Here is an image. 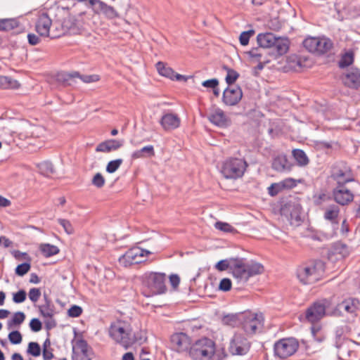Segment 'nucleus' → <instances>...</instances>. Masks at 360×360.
<instances>
[{
  "mask_svg": "<svg viewBox=\"0 0 360 360\" xmlns=\"http://www.w3.org/2000/svg\"><path fill=\"white\" fill-rule=\"evenodd\" d=\"M188 354L193 360H224L226 357L224 349H217L215 342L206 337L196 340L190 347Z\"/></svg>",
  "mask_w": 360,
  "mask_h": 360,
  "instance_id": "nucleus-1",
  "label": "nucleus"
},
{
  "mask_svg": "<svg viewBox=\"0 0 360 360\" xmlns=\"http://www.w3.org/2000/svg\"><path fill=\"white\" fill-rule=\"evenodd\" d=\"M258 45L266 50H268V56L276 59L286 53L289 49V41L287 38L276 37L271 32L260 33L257 37Z\"/></svg>",
  "mask_w": 360,
  "mask_h": 360,
  "instance_id": "nucleus-2",
  "label": "nucleus"
},
{
  "mask_svg": "<svg viewBox=\"0 0 360 360\" xmlns=\"http://www.w3.org/2000/svg\"><path fill=\"white\" fill-rule=\"evenodd\" d=\"M335 308L333 297L318 300L306 309L305 319L311 323H317L325 316L335 314Z\"/></svg>",
  "mask_w": 360,
  "mask_h": 360,
  "instance_id": "nucleus-3",
  "label": "nucleus"
},
{
  "mask_svg": "<svg viewBox=\"0 0 360 360\" xmlns=\"http://www.w3.org/2000/svg\"><path fill=\"white\" fill-rule=\"evenodd\" d=\"M109 335L125 349H128L136 341L132 335L131 324L128 321L120 319L111 323Z\"/></svg>",
  "mask_w": 360,
  "mask_h": 360,
  "instance_id": "nucleus-4",
  "label": "nucleus"
},
{
  "mask_svg": "<svg viewBox=\"0 0 360 360\" xmlns=\"http://www.w3.org/2000/svg\"><path fill=\"white\" fill-rule=\"evenodd\" d=\"M325 271V263L311 260L297 269V277L303 284H312L319 281Z\"/></svg>",
  "mask_w": 360,
  "mask_h": 360,
  "instance_id": "nucleus-5",
  "label": "nucleus"
},
{
  "mask_svg": "<svg viewBox=\"0 0 360 360\" xmlns=\"http://www.w3.org/2000/svg\"><path fill=\"white\" fill-rule=\"evenodd\" d=\"M167 276L160 272H146L142 276L144 287L149 290V294L145 295L150 297L153 295L163 294L167 291Z\"/></svg>",
  "mask_w": 360,
  "mask_h": 360,
  "instance_id": "nucleus-6",
  "label": "nucleus"
},
{
  "mask_svg": "<svg viewBox=\"0 0 360 360\" xmlns=\"http://www.w3.org/2000/svg\"><path fill=\"white\" fill-rule=\"evenodd\" d=\"M248 166L243 159L229 158L223 163L221 172L226 179H237L244 175Z\"/></svg>",
  "mask_w": 360,
  "mask_h": 360,
  "instance_id": "nucleus-7",
  "label": "nucleus"
},
{
  "mask_svg": "<svg viewBox=\"0 0 360 360\" xmlns=\"http://www.w3.org/2000/svg\"><path fill=\"white\" fill-rule=\"evenodd\" d=\"M238 321L248 335H253L263 326L264 317L262 314L247 311L238 314Z\"/></svg>",
  "mask_w": 360,
  "mask_h": 360,
  "instance_id": "nucleus-8",
  "label": "nucleus"
},
{
  "mask_svg": "<svg viewBox=\"0 0 360 360\" xmlns=\"http://www.w3.org/2000/svg\"><path fill=\"white\" fill-rule=\"evenodd\" d=\"M304 47L317 55L328 53L333 48V42L328 37H307L303 41Z\"/></svg>",
  "mask_w": 360,
  "mask_h": 360,
  "instance_id": "nucleus-9",
  "label": "nucleus"
},
{
  "mask_svg": "<svg viewBox=\"0 0 360 360\" xmlns=\"http://www.w3.org/2000/svg\"><path fill=\"white\" fill-rule=\"evenodd\" d=\"M75 2L84 3L86 6L91 7L96 15H103L106 18L112 20L119 17L117 11L111 6L101 0H72ZM75 3L73 4V6Z\"/></svg>",
  "mask_w": 360,
  "mask_h": 360,
  "instance_id": "nucleus-10",
  "label": "nucleus"
},
{
  "mask_svg": "<svg viewBox=\"0 0 360 360\" xmlns=\"http://www.w3.org/2000/svg\"><path fill=\"white\" fill-rule=\"evenodd\" d=\"M331 178L337 182V186H345L354 180L351 168L345 162H336L333 166Z\"/></svg>",
  "mask_w": 360,
  "mask_h": 360,
  "instance_id": "nucleus-11",
  "label": "nucleus"
},
{
  "mask_svg": "<svg viewBox=\"0 0 360 360\" xmlns=\"http://www.w3.org/2000/svg\"><path fill=\"white\" fill-rule=\"evenodd\" d=\"M299 343L295 338H283L274 345V353L281 359L292 355L298 349Z\"/></svg>",
  "mask_w": 360,
  "mask_h": 360,
  "instance_id": "nucleus-12",
  "label": "nucleus"
},
{
  "mask_svg": "<svg viewBox=\"0 0 360 360\" xmlns=\"http://www.w3.org/2000/svg\"><path fill=\"white\" fill-rule=\"evenodd\" d=\"M150 252L140 248H133L127 250L119 258L121 265L127 267L133 264H137L144 262V257Z\"/></svg>",
  "mask_w": 360,
  "mask_h": 360,
  "instance_id": "nucleus-13",
  "label": "nucleus"
},
{
  "mask_svg": "<svg viewBox=\"0 0 360 360\" xmlns=\"http://www.w3.org/2000/svg\"><path fill=\"white\" fill-rule=\"evenodd\" d=\"M250 348V342L240 333H235L231 339L229 351L232 355H245Z\"/></svg>",
  "mask_w": 360,
  "mask_h": 360,
  "instance_id": "nucleus-14",
  "label": "nucleus"
},
{
  "mask_svg": "<svg viewBox=\"0 0 360 360\" xmlns=\"http://www.w3.org/2000/svg\"><path fill=\"white\" fill-rule=\"evenodd\" d=\"M301 210L299 204L288 202L281 208V214L286 217L290 225L297 226L302 221Z\"/></svg>",
  "mask_w": 360,
  "mask_h": 360,
  "instance_id": "nucleus-15",
  "label": "nucleus"
},
{
  "mask_svg": "<svg viewBox=\"0 0 360 360\" xmlns=\"http://www.w3.org/2000/svg\"><path fill=\"white\" fill-rule=\"evenodd\" d=\"M51 25V19L47 13H43L38 16L35 23V30L40 36L49 37Z\"/></svg>",
  "mask_w": 360,
  "mask_h": 360,
  "instance_id": "nucleus-16",
  "label": "nucleus"
},
{
  "mask_svg": "<svg viewBox=\"0 0 360 360\" xmlns=\"http://www.w3.org/2000/svg\"><path fill=\"white\" fill-rule=\"evenodd\" d=\"M343 84L351 89L360 87V70L356 68H351L342 76Z\"/></svg>",
  "mask_w": 360,
  "mask_h": 360,
  "instance_id": "nucleus-17",
  "label": "nucleus"
},
{
  "mask_svg": "<svg viewBox=\"0 0 360 360\" xmlns=\"http://www.w3.org/2000/svg\"><path fill=\"white\" fill-rule=\"evenodd\" d=\"M243 97L242 89L239 86L226 88L223 93V102L227 105H235Z\"/></svg>",
  "mask_w": 360,
  "mask_h": 360,
  "instance_id": "nucleus-18",
  "label": "nucleus"
},
{
  "mask_svg": "<svg viewBox=\"0 0 360 360\" xmlns=\"http://www.w3.org/2000/svg\"><path fill=\"white\" fill-rule=\"evenodd\" d=\"M334 200L341 205H347L354 198L353 193L345 186H337L333 191Z\"/></svg>",
  "mask_w": 360,
  "mask_h": 360,
  "instance_id": "nucleus-19",
  "label": "nucleus"
},
{
  "mask_svg": "<svg viewBox=\"0 0 360 360\" xmlns=\"http://www.w3.org/2000/svg\"><path fill=\"white\" fill-rule=\"evenodd\" d=\"M246 267L247 264L243 262V259L236 258L231 269L233 276L239 281L246 283L250 278Z\"/></svg>",
  "mask_w": 360,
  "mask_h": 360,
  "instance_id": "nucleus-20",
  "label": "nucleus"
},
{
  "mask_svg": "<svg viewBox=\"0 0 360 360\" xmlns=\"http://www.w3.org/2000/svg\"><path fill=\"white\" fill-rule=\"evenodd\" d=\"M180 118L176 114L167 112L162 115L160 124L165 131H170L178 128L180 125Z\"/></svg>",
  "mask_w": 360,
  "mask_h": 360,
  "instance_id": "nucleus-21",
  "label": "nucleus"
},
{
  "mask_svg": "<svg viewBox=\"0 0 360 360\" xmlns=\"http://www.w3.org/2000/svg\"><path fill=\"white\" fill-rule=\"evenodd\" d=\"M209 120L212 123L218 127H227L230 123V120L220 108L215 109L214 111L210 115Z\"/></svg>",
  "mask_w": 360,
  "mask_h": 360,
  "instance_id": "nucleus-22",
  "label": "nucleus"
},
{
  "mask_svg": "<svg viewBox=\"0 0 360 360\" xmlns=\"http://www.w3.org/2000/svg\"><path fill=\"white\" fill-rule=\"evenodd\" d=\"M122 140L110 139L99 143L96 148V152L110 153L117 150L123 146Z\"/></svg>",
  "mask_w": 360,
  "mask_h": 360,
  "instance_id": "nucleus-23",
  "label": "nucleus"
},
{
  "mask_svg": "<svg viewBox=\"0 0 360 360\" xmlns=\"http://www.w3.org/2000/svg\"><path fill=\"white\" fill-rule=\"evenodd\" d=\"M271 167L278 172H283L290 171L291 169V165L289 163L286 155H279L273 159Z\"/></svg>",
  "mask_w": 360,
  "mask_h": 360,
  "instance_id": "nucleus-24",
  "label": "nucleus"
},
{
  "mask_svg": "<svg viewBox=\"0 0 360 360\" xmlns=\"http://www.w3.org/2000/svg\"><path fill=\"white\" fill-rule=\"evenodd\" d=\"M75 348L80 352L79 360H91L93 356L92 349L89 346L86 340L83 339L77 340Z\"/></svg>",
  "mask_w": 360,
  "mask_h": 360,
  "instance_id": "nucleus-25",
  "label": "nucleus"
},
{
  "mask_svg": "<svg viewBox=\"0 0 360 360\" xmlns=\"http://www.w3.org/2000/svg\"><path fill=\"white\" fill-rule=\"evenodd\" d=\"M44 304L39 306L40 314L45 318L52 319L55 314V306L46 294H44Z\"/></svg>",
  "mask_w": 360,
  "mask_h": 360,
  "instance_id": "nucleus-26",
  "label": "nucleus"
},
{
  "mask_svg": "<svg viewBox=\"0 0 360 360\" xmlns=\"http://www.w3.org/2000/svg\"><path fill=\"white\" fill-rule=\"evenodd\" d=\"M340 213V208L336 205H330L327 207L324 212V219L329 221L333 225V229L338 228V217Z\"/></svg>",
  "mask_w": 360,
  "mask_h": 360,
  "instance_id": "nucleus-27",
  "label": "nucleus"
},
{
  "mask_svg": "<svg viewBox=\"0 0 360 360\" xmlns=\"http://www.w3.org/2000/svg\"><path fill=\"white\" fill-rule=\"evenodd\" d=\"M359 301L356 299H347L341 303L336 304L335 302V311L336 310H344L347 313L354 314L358 309Z\"/></svg>",
  "mask_w": 360,
  "mask_h": 360,
  "instance_id": "nucleus-28",
  "label": "nucleus"
},
{
  "mask_svg": "<svg viewBox=\"0 0 360 360\" xmlns=\"http://www.w3.org/2000/svg\"><path fill=\"white\" fill-rule=\"evenodd\" d=\"M20 84L18 81L8 76L0 75V89H18Z\"/></svg>",
  "mask_w": 360,
  "mask_h": 360,
  "instance_id": "nucleus-29",
  "label": "nucleus"
},
{
  "mask_svg": "<svg viewBox=\"0 0 360 360\" xmlns=\"http://www.w3.org/2000/svg\"><path fill=\"white\" fill-rule=\"evenodd\" d=\"M155 155L154 148L153 146H146L143 147L141 149L134 151L131 154V158L133 160L143 158L146 157H153Z\"/></svg>",
  "mask_w": 360,
  "mask_h": 360,
  "instance_id": "nucleus-30",
  "label": "nucleus"
},
{
  "mask_svg": "<svg viewBox=\"0 0 360 360\" xmlns=\"http://www.w3.org/2000/svg\"><path fill=\"white\" fill-rule=\"evenodd\" d=\"M354 60V53L352 50H348L341 54V58L338 62V66L340 68H345L352 65Z\"/></svg>",
  "mask_w": 360,
  "mask_h": 360,
  "instance_id": "nucleus-31",
  "label": "nucleus"
},
{
  "mask_svg": "<svg viewBox=\"0 0 360 360\" xmlns=\"http://www.w3.org/2000/svg\"><path fill=\"white\" fill-rule=\"evenodd\" d=\"M155 66L160 75L174 80V71L172 68L161 61L158 62Z\"/></svg>",
  "mask_w": 360,
  "mask_h": 360,
  "instance_id": "nucleus-32",
  "label": "nucleus"
},
{
  "mask_svg": "<svg viewBox=\"0 0 360 360\" xmlns=\"http://www.w3.org/2000/svg\"><path fill=\"white\" fill-rule=\"evenodd\" d=\"M39 250L43 255L46 257H50L51 256L56 255L60 251L57 246L49 243L41 244Z\"/></svg>",
  "mask_w": 360,
  "mask_h": 360,
  "instance_id": "nucleus-33",
  "label": "nucleus"
},
{
  "mask_svg": "<svg viewBox=\"0 0 360 360\" xmlns=\"http://www.w3.org/2000/svg\"><path fill=\"white\" fill-rule=\"evenodd\" d=\"M79 76V72L73 71L70 73H61L58 75V80L63 83L64 86L72 85L73 79Z\"/></svg>",
  "mask_w": 360,
  "mask_h": 360,
  "instance_id": "nucleus-34",
  "label": "nucleus"
},
{
  "mask_svg": "<svg viewBox=\"0 0 360 360\" xmlns=\"http://www.w3.org/2000/svg\"><path fill=\"white\" fill-rule=\"evenodd\" d=\"M247 54L252 58H255L257 61L263 60L262 58L266 57L268 55V50L263 48L259 47L252 48L251 50L247 52Z\"/></svg>",
  "mask_w": 360,
  "mask_h": 360,
  "instance_id": "nucleus-35",
  "label": "nucleus"
},
{
  "mask_svg": "<svg viewBox=\"0 0 360 360\" xmlns=\"http://www.w3.org/2000/svg\"><path fill=\"white\" fill-rule=\"evenodd\" d=\"M19 22L16 19H0V31H9L18 27Z\"/></svg>",
  "mask_w": 360,
  "mask_h": 360,
  "instance_id": "nucleus-36",
  "label": "nucleus"
},
{
  "mask_svg": "<svg viewBox=\"0 0 360 360\" xmlns=\"http://www.w3.org/2000/svg\"><path fill=\"white\" fill-rule=\"evenodd\" d=\"M292 155L300 166H306L309 163L306 153L301 149H294Z\"/></svg>",
  "mask_w": 360,
  "mask_h": 360,
  "instance_id": "nucleus-37",
  "label": "nucleus"
},
{
  "mask_svg": "<svg viewBox=\"0 0 360 360\" xmlns=\"http://www.w3.org/2000/svg\"><path fill=\"white\" fill-rule=\"evenodd\" d=\"M249 278L261 274L264 271V266L257 262L246 263Z\"/></svg>",
  "mask_w": 360,
  "mask_h": 360,
  "instance_id": "nucleus-38",
  "label": "nucleus"
},
{
  "mask_svg": "<svg viewBox=\"0 0 360 360\" xmlns=\"http://www.w3.org/2000/svg\"><path fill=\"white\" fill-rule=\"evenodd\" d=\"M39 172L46 176H50L54 173L53 165L51 162L45 161L38 165Z\"/></svg>",
  "mask_w": 360,
  "mask_h": 360,
  "instance_id": "nucleus-39",
  "label": "nucleus"
},
{
  "mask_svg": "<svg viewBox=\"0 0 360 360\" xmlns=\"http://www.w3.org/2000/svg\"><path fill=\"white\" fill-rule=\"evenodd\" d=\"M62 22H55L51 27V32L49 37L51 39L58 38L65 34L63 27H60Z\"/></svg>",
  "mask_w": 360,
  "mask_h": 360,
  "instance_id": "nucleus-40",
  "label": "nucleus"
},
{
  "mask_svg": "<svg viewBox=\"0 0 360 360\" xmlns=\"http://www.w3.org/2000/svg\"><path fill=\"white\" fill-rule=\"evenodd\" d=\"M235 259L236 258H229L220 260L216 264L215 268L219 271H226L227 269L231 271L232 264L235 262Z\"/></svg>",
  "mask_w": 360,
  "mask_h": 360,
  "instance_id": "nucleus-41",
  "label": "nucleus"
},
{
  "mask_svg": "<svg viewBox=\"0 0 360 360\" xmlns=\"http://www.w3.org/2000/svg\"><path fill=\"white\" fill-rule=\"evenodd\" d=\"M25 319V315L22 311L15 312L13 318L8 321V328H12L13 326L20 325Z\"/></svg>",
  "mask_w": 360,
  "mask_h": 360,
  "instance_id": "nucleus-42",
  "label": "nucleus"
},
{
  "mask_svg": "<svg viewBox=\"0 0 360 360\" xmlns=\"http://www.w3.org/2000/svg\"><path fill=\"white\" fill-rule=\"evenodd\" d=\"M227 71L226 82L229 85L233 84L239 77V74L234 70L224 67Z\"/></svg>",
  "mask_w": 360,
  "mask_h": 360,
  "instance_id": "nucleus-43",
  "label": "nucleus"
},
{
  "mask_svg": "<svg viewBox=\"0 0 360 360\" xmlns=\"http://www.w3.org/2000/svg\"><path fill=\"white\" fill-rule=\"evenodd\" d=\"M27 352L33 356H39L41 354L40 345L35 342H30L28 344Z\"/></svg>",
  "mask_w": 360,
  "mask_h": 360,
  "instance_id": "nucleus-44",
  "label": "nucleus"
},
{
  "mask_svg": "<svg viewBox=\"0 0 360 360\" xmlns=\"http://www.w3.org/2000/svg\"><path fill=\"white\" fill-rule=\"evenodd\" d=\"M75 26L76 20L71 16L65 18L60 25V27H63L65 33H67L72 28H74Z\"/></svg>",
  "mask_w": 360,
  "mask_h": 360,
  "instance_id": "nucleus-45",
  "label": "nucleus"
},
{
  "mask_svg": "<svg viewBox=\"0 0 360 360\" xmlns=\"http://www.w3.org/2000/svg\"><path fill=\"white\" fill-rule=\"evenodd\" d=\"M122 159H117L110 161L106 166V172L108 173H114L122 164Z\"/></svg>",
  "mask_w": 360,
  "mask_h": 360,
  "instance_id": "nucleus-46",
  "label": "nucleus"
},
{
  "mask_svg": "<svg viewBox=\"0 0 360 360\" xmlns=\"http://www.w3.org/2000/svg\"><path fill=\"white\" fill-rule=\"evenodd\" d=\"M57 221L63 226L66 233L68 235L74 233V228L69 220L65 219H58Z\"/></svg>",
  "mask_w": 360,
  "mask_h": 360,
  "instance_id": "nucleus-47",
  "label": "nucleus"
},
{
  "mask_svg": "<svg viewBox=\"0 0 360 360\" xmlns=\"http://www.w3.org/2000/svg\"><path fill=\"white\" fill-rule=\"evenodd\" d=\"M214 226L217 229H219L225 233H231L235 231L234 228L231 225L222 221L216 222Z\"/></svg>",
  "mask_w": 360,
  "mask_h": 360,
  "instance_id": "nucleus-48",
  "label": "nucleus"
},
{
  "mask_svg": "<svg viewBox=\"0 0 360 360\" xmlns=\"http://www.w3.org/2000/svg\"><path fill=\"white\" fill-rule=\"evenodd\" d=\"M8 339L12 344L18 345L22 342V337L18 330H14L8 334Z\"/></svg>",
  "mask_w": 360,
  "mask_h": 360,
  "instance_id": "nucleus-49",
  "label": "nucleus"
},
{
  "mask_svg": "<svg viewBox=\"0 0 360 360\" xmlns=\"http://www.w3.org/2000/svg\"><path fill=\"white\" fill-rule=\"evenodd\" d=\"M255 34V31L251 30L248 31L243 32L239 37V41L241 45L245 46L249 43V40L251 36Z\"/></svg>",
  "mask_w": 360,
  "mask_h": 360,
  "instance_id": "nucleus-50",
  "label": "nucleus"
},
{
  "mask_svg": "<svg viewBox=\"0 0 360 360\" xmlns=\"http://www.w3.org/2000/svg\"><path fill=\"white\" fill-rule=\"evenodd\" d=\"M30 264L24 262L17 266L15 269V274L18 276H23L30 271Z\"/></svg>",
  "mask_w": 360,
  "mask_h": 360,
  "instance_id": "nucleus-51",
  "label": "nucleus"
},
{
  "mask_svg": "<svg viewBox=\"0 0 360 360\" xmlns=\"http://www.w3.org/2000/svg\"><path fill=\"white\" fill-rule=\"evenodd\" d=\"M76 78H79L84 83L95 82L100 79L98 75H84L79 74V76H77Z\"/></svg>",
  "mask_w": 360,
  "mask_h": 360,
  "instance_id": "nucleus-52",
  "label": "nucleus"
},
{
  "mask_svg": "<svg viewBox=\"0 0 360 360\" xmlns=\"http://www.w3.org/2000/svg\"><path fill=\"white\" fill-rule=\"evenodd\" d=\"M92 184L97 188H102L105 184V179L101 173H96L92 179Z\"/></svg>",
  "mask_w": 360,
  "mask_h": 360,
  "instance_id": "nucleus-53",
  "label": "nucleus"
},
{
  "mask_svg": "<svg viewBox=\"0 0 360 360\" xmlns=\"http://www.w3.org/2000/svg\"><path fill=\"white\" fill-rule=\"evenodd\" d=\"M26 292L24 290H20L15 293H13V300L15 303H22L26 300Z\"/></svg>",
  "mask_w": 360,
  "mask_h": 360,
  "instance_id": "nucleus-54",
  "label": "nucleus"
},
{
  "mask_svg": "<svg viewBox=\"0 0 360 360\" xmlns=\"http://www.w3.org/2000/svg\"><path fill=\"white\" fill-rule=\"evenodd\" d=\"M231 281L229 278H224L221 280L219 289L224 292H227L231 289Z\"/></svg>",
  "mask_w": 360,
  "mask_h": 360,
  "instance_id": "nucleus-55",
  "label": "nucleus"
},
{
  "mask_svg": "<svg viewBox=\"0 0 360 360\" xmlns=\"http://www.w3.org/2000/svg\"><path fill=\"white\" fill-rule=\"evenodd\" d=\"M328 199H330V197L324 193L316 194L313 197L314 202L316 205H321L323 202H325Z\"/></svg>",
  "mask_w": 360,
  "mask_h": 360,
  "instance_id": "nucleus-56",
  "label": "nucleus"
},
{
  "mask_svg": "<svg viewBox=\"0 0 360 360\" xmlns=\"http://www.w3.org/2000/svg\"><path fill=\"white\" fill-rule=\"evenodd\" d=\"M29 298L30 300L33 302H36L41 296V291L40 289L37 288H31L29 291Z\"/></svg>",
  "mask_w": 360,
  "mask_h": 360,
  "instance_id": "nucleus-57",
  "label": "nucleus"
},
{
  "mask_svg": "<svg viewBox=\"0 0 360 360\" xmlns=\"http://www.w3.org/2000/svg\"><path fill=\"white\" fill-rule=\"evenodd\" d=\"M68 313L70 317H79L82 313V309L79 306L73 305L68 309Z\"/></svg>",
  "mask_w": 360,
  "mask_h": 360,
  "instance_id": "nucleus-58",
  "label": "nucleus"
},
{
  "mask_svg": "<svg viewBox=\"0 0 360 360\" xmlns=\"http://www.w3.org/2000/svg\"><path fill=\"white\" fill-rule=\"evenodd\" d=\"M223 321L228 325L235 326L239 323L238 315H228L224 318Z\"/></svg>",
  "mask_w": 360,
  "mask_h": 360,
  "instance_id": "nucleus-59",
  "label": "nucleus"
},
{
  "mask_svg": "<svg viewBox=\"0 0 360 360\" xmlns=\"http://www.w3.org/2000/svg\"><path fill=\"white\" fill-rule=\"evenodd\" d=\"M30 327L34 332H38L41 330L42 328L41 322L37 318L32 319L30 323Z\"/></svg>",
  "mask_w": 360,
  "mask_h": 360,
  "instance_id": "nucleus-60",
  "label": "nucleus"
},
{
  "mask_svg": "<svg viewBox=\"0 0 360 360\" xmlns=\"http://www.w3.org/2000/svg\"><path fill=\"white\" fill-rule=\"evenodd\" d=\"M184 337V335L182 333L175 334L172 336V342L176 345L178 347H182V338Z\"/></svg>",
  "mask_w": 360,
  "mask_h": 360,
  "instance_id": "nucleus-61",
  "label": "nucleus"
},
{
  "mask_svg": "<svg viewBox=\"0 0 360 360\" xmlns=\"http://www.w3.org/2000/svg\"><path fill=\"white\" fill-rule=\"evenodd\" d=\"M202 85L204 87H206V88L213 89L214 87L218 86L219 81H218L217 79H215V78L214 79H208V80L204 81L202 83Z\"/></svg>",
  "mask_w": 360,
  "mask_h": 360,
  "instance_id": "nucleus-62",
  "label": "nucleus"
},
{
  "mask_svg": "<svg viewBox=\"0 0 360 360\" xmlns=\"http://www.w3.org/2000/svg\"><path fill=\"white\" fill-rule=\"evenodd\" d=\"M335 250L339 251V253L343 256H345L348 254V248L345 244L341 243H337L335 246Z\"/></svg>",
  "mask_w": 360,
  "mask_h": 360,
  "instance_id": "nucleus-63",
  "label": "nucleus"
},
{
  "mask_svg": "<svg viewBox=\"0 0 360 360\" xmlns=\"http://www.w3.org/2000/svg\"><path fill=\"white\" fill-rule=\"evenodd\" d=\"M27 39L30 44L34 46L40 42V38L34 34L30 33L27 34Z\"/></svg>",
  "mask_w": 360,
  "mask_h": 360,
  "instance_id": "nucleus-64",
  "label": "nucleus"
}]
</instances>
